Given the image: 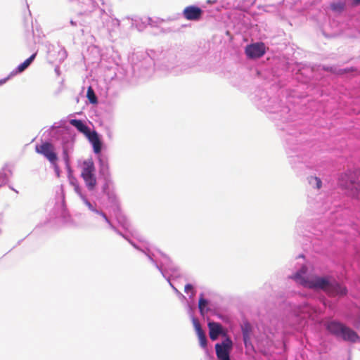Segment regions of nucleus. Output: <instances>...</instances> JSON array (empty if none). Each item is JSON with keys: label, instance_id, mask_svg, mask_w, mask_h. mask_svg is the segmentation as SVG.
<instances>
[{"label": "nucleus", "instance_id": "nucleus-23", "mask_svg": "<svg viewBox=\"0 0 360 360\" xmlns=\"http://www.w3.org/2000/svg\"><path fill=\"white\" fill-rule=\"evenodd\" d=\"M96 212L97 213L100 214L102 216V217H103V219H105V220L108 223H109V220H108V217H106L105 214H104V213H103V212H98V211H96Z\"/></svg>", "mask_w": 360, "mask_h": 360}, {"label": "nucleus", "instance_id": "nucleus-9", "mask_svg": "<svg viewBox=\"0 0 360 360\" xmlns=\"http://www.w3.org/2000/svg\"><path fill=\"white\" fill-rule=\"evenodd\" d=\"M326 293L331 297L344 296L347 295V290L346 287L330 280Z\"/></svg>", "mask_w": 360, "mask_h": 360}, {"label": "nucleus", "instance_id": "nucleus-20", "mask_svg": "<svg viewBox=\"0 0 360 360\" xmlns=\"http://www.w3.org/2000/svg\"><path fill=\"white\" fill-rule=\"evenodd\" d=\"M184 291L188 293L190 291H193V286L191 284H186L184 288Z\"/></svg>", "mask_w": 360, "mask_h": 360}, {"label": "nucleus", "instance_id": "nucleus-24", "mask_svg": "<svg viewBox=\"0 0 360 360\" xmlns=\"http://www.w3.org/2000/svg\"><path fill=\"white\" fill-rule=\"evenodd\" d=\"M349 70H347V69H345V70H340L338 72V74H340V75H342V74H345V73H347V72H349Z\"/></svg>", "mask_w": 360, "mask_h": 360}, {"label": "nucleus", "instance_id": "nucleus-13", "mask_svg": "<svg viewBox=\"0 0 360 360\" xmlns=\"http://www.w3.org/2000/svg\"><path fill=\"white\" fill-rule=\"evenodd\" d=\"M70 124L77 128L79 132L84 134L86 136L87 134L91 133L89 128L85 124H84L82 120H70Z\"/></svg>", "mask_w": 360, "mask_h": 360}, {"label": "nucleus", "instance_id": "nucleus-1", "mask_svg": "<svg viewBox=\"0 0 360 360\" xmlns=\"http://www.w3.org/2000/svg\"><path fill=\"white\" fill-rule=\"evenodd\" d=\"M307 268L303 266L300 270L292 276V278L304 287L314 290H321L326 292L331 277L311 276L305 278L303 275L307 273Z\"/></svg>", "mask_w": 360, "mask_h": 360}, {"label": "nucleus", "instance_id": "nucleus-26", "mask_svg": "<svg viewBox=\"0 0 360 360\" xmlns=\"http://www.w3.org/2000/svg\"><path fill=\"white\" fill-rule=\"evenodd\" d=\"M326 71H329V72H335V71L333 70V68H323Z\"/></svg>", "mask_w": 360, "mask_h": 360}, {"label": "nucleus", "instance_id": "nucleus-21", "mask_svg": "<svg viewBox=\"0 0 360 360\" xmlns=\"http://www.w3.org/2000/svg\"><path fill=\"white\" fill-rule=\"evenodd\" d=\"M85 204L86 205L89 207V210L94 211V212H96V210H95L92 206V205L87 200H85Z\"/></svg>", "mask_w": 360, "mask_h": 360}, {"label": "nucleus", "instance_id": "nucleus-11", "mask_svg": "<svg viewBox=\"0 0 360 360\" xmlns=\"http://www.w3.org/2000/svg\"><path fill=\"white\" fill-rule=\"evenodd\" d=\"M209 335L212 340H216L219 335L223 334L222 326L219 323L209 322Z\"/></svg>", "mask_w": 360, "mask_h": 360}, {"label": "nucleus", "instance_id": "nucleus-25", "mask_svg": "<svg viewBox=\"0 0 360 360\" xmlns=\"http://www.w3.org/2000/svg\"><path fill=\"white\" fill-rule=\"evenodd\" d=\"M353 5L354 6L360 5V0H353Z\"/></svg>", "mask_w": 360, "mask_h": 360}, {"label": "nucleus", "instance_id": "nucleus-14", "mask_svg": "<svg viewBox=\"0 0 360 360\" xmlns=\"http://www.w3.org/2000/svg\"><path fill=\"white\" fill-rule=\"evenodd\" d=\"M37 53L32 54L30 58L26 59L22 63L18 65L17 68V72H23L26 68L29 67V65L32 63V62L34 60V59L36 57Z\"/></svg>", "mask_w": 360, "mask_h": 360}, {"label": "nucleus", "instance_id": "nucleus-16", "mask_svg": "<svg viewBox=\"0 0 360 360\" xmlns=\"http://www.w3.org/2000/svg\"><path fill=\"white\" fill-rule=\"evenodd\" d=\"M86 96L91 103L95 104L98 102L97 97L91 86H89L87 89Z\"/></svg>", "mask_w": 360, "mask_h": 360}, {"label": "nucleus", "instance_id": "nucleus-8", "mask_svg": "<svg viewBox=\"0 0 360 360\" xmlns=\"http://www.w3.org/2000/svg\"><path fill=\"white\" fill-rule=\"evenodd\" d=\"M202 13V10L195 6H186L183 11V15L188 20H199Z\"/></svg>", "mask_w": 360, "mask_h": 360}, {"label": "nucleus", "instance_id": "nucleus-7", "mask_svg": "<svg viewBox=\"0 0 360 360\" xmlns=\"http://www.w3.org/2000/svg\"><path fill=\"white\" fill-rule=\"evenodd\" d=\"M266 49L264 43H255L245 48V53L250 58H259L265 54Z\"/></svg>", "mask_w": 360, "mask_h": 360}, {"label": "nucleus", "instance_id": "nucleus-5", "mask_svg": "<svg viewBox=\"0 0 360 360\" xmlns=\"http://www.w3.org/2000/svg\"><path fill=\"white\" fill-rule=\"evenodd\" d=\"M233 348V342L230 338H226L221 343L215 345L216 355L219 360H231L230 353Z\"/></svg>", "mask_w": 360, "mask_h": 360}, {"label": "nucleus", "instance_id": "nucleus-17", "mask_svg": "<svg viewBox=\"0 0 360 360\" xmlns=\"http://www.w3.org/2000/svg\"><path fill=\"white\" fill-rule=\"evenodd\" d=\"M250 326L248 323L243 327V336L245 345H247V342L250 340Z\"/></svg>", "mask_w": 360, "mask_h": 360}, {"label": "nucleus", "instance_id": "nucleus-18", "mask_svg": "<svg viewBox=\"0 0 360 360\" xmlns=\"http://www.w3.org/2000/svg\"><path fill=\"white\" fill-rule=\"evenodd\" d=\"M207 300L204 298L203 294H201L198 302V308L202 314H204L205 309L207 307Z\"/></svg>", "mask_w": 360, "mask_h": 360}, {"label": "nucleus", "instance_id": "nucleus-12", "mask_svg": "<svg viewBox=\"0 0 360 360\" xmlns=\"http://www.w3.org/2000/svg\"><path fill=\"white\" fill-rule=\"evenodd\" d=\"M86 137L92 144L94 153L97 154L100 153L101 151L102 143L97 132L96 131H91V133L87 134Z\"/></svg>", "mask_w": 360, "mask_h": 360}, {"label": "nucleus", "instance_id": "nucleus-3", "mask_svg": "<svg viewBox=\"0 0 360 360\" xmlns=\"http://www.w3.org/2000/svg\"><path fill=\"white\" fill-rule=\"evenodd\" d=\"M326 329L330 333L338 338H341L345 341L355 342L360 340L354 330L338 321L328 322L326 324Z\"/></svg>", "mask_w": 360, "mask_h": 360}, {"label": "nucleus", "instance_id": "nucleus-6", "mask_svg": "<svg viewBox=\"0 0 360 360\" xmlns=\"http://www.w3.org/2000/svg\"><path fill=\"white\" fill-rule=\"evenodd\" d=\"M37 153L43 155L51 164L55 165L58 160L54 146L49 142L42 143L36 147Z\"/></svg>", "mask_w": 360, "mask_h": 360}, {"label": "nucleus", "instance_id": "nucleus-4", "mask_svg": "<svg viewBox=\"0 0 360 360\" xmlns=\"http://www.w3.org/2000/svg\"><path fill=\"white\" fill-rule=\"evenodd\" d=\"M95 170L94 163L91 159L83 162L81 176L86 186L91 191L94 190L96 186Z\"/></svg>", "mask_w": 360, "mask_h": 360}, {"label": "nucleus", "instance_id": "nucleus-22", "mask_svg": "<svg viewBox=\"0 0 360 360\" xmlns=\"http://www.w3.org/2000/svg\"><path fill=\"white\" fill-rule=\"evenodd\" d=\"M96 212L97 213L100 214L102 216V217H103V219H105V220L108 223H109V220H108V217H106L105 214H104V213H103V212H98V211H96Z\"/></svg>", "mask_w": 360, "mask_h": 360}, {"label": "nucleus", "instance_id": "nucleus-10", "mask_svg": "<svg viewBox=\"0 0 360 360\" xmlns=\"http://www.w3.org/2000/svg\"><path fill=\"white\" fill-rule=\"evenodd\" d=\"M193 324L196 332V335L198 336L200 347H202L203 349H206L207 345V340L205 332L201 328L200 322L198 321V319H193Z\"/></svg>", "mask_w": 360, "mask_h": 360}, {"label": "nucleus", "instance_id": "nucleus-2", "mask_svg": "<svg viewBox=\"0 0 360 360\" xmlns=\"http://www.w3.org/2000/svg\"><path fill=\"white\" fill-rule=\"evenodd\" d=\"M338 184L342 188L349 190L353 198L360 200V169L342 174Z\"/></svg>", "mask_w": 360, "mask_h": 360}, {"label": "nucleus", "instance_id": "nucleus-15", "mask_svg": "<svg viewBox=\"0 0 360 360\" xmlns=\"http://www.w3.org/2000/svg\"><path fill=\"white\" fill-rule=\"evenodd\" d=\"M331 10L337 13H341L345 8V3L344 2H336L330 4Z\"/></svg>", "mask_w": 360, "mask_h": 360}, {"label": "nucleus", "instance_id": "nucleus-27", "mask_svg": "<svg viewBox=\"0 0 360 360\" xmlns=\"http://www.w3.org/2000/svg\"><path fill=\"white\" fill-rule=\"evenodd\" d=\"M64 154L65 155L66 160L68 161V155L67 151H64Z\"/></svg>", "mask_w": 360, "mask_h": 360}, {"label": "nucleus", "instance_id": "nucleus-19", "mask_svg": "<svg viewBox=\"0 0 360 360\" xmlns=\"http://www.w3.org/2000/svg\"><path fill=\"white\" fill-rule=\"evenodd\" d=\"M309 183L314 184L317 189H320L322 186V181L320 178L316 176H311L309 179Z\"/></svg>", "mask_w": 360, "mask_h": 360}]
</instances>
